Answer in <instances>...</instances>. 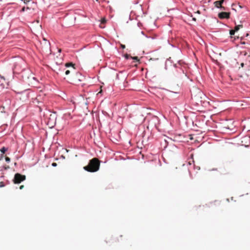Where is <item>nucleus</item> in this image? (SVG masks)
<instances>
[{"mask_svg":"<svg viewBox=\"0 0 250 250\" xmlns=\"http://www.w3.org/2000/svg\"><path fill=\"white\" fill-rule=\"evenodd\" d=\"M100 162L97 158H92L88 165L84 167V169L88 172H94L97 171L100 167Z\"/></svg>","mask_w":250,"mask_h":250,"instance_id":"nucleus-1","label":"nucleus"},{"mask_svg":"<svg viewBox=\"0 0 250 250\" xmlns=\"http://www.w3.org/2000/svg\"><path fill=\"white\" fill-rule=\"evenodd\" d=\"M25 61L21 58L15 61L14 64L13 71L14 73H19L24 69Z\"/></svg>","mask_w":250,"mask_h":250,"instance_id":"nucleus-2","label":"nucleus"},{"mask_svg":"<svg viewBox=\"0 0 250 250\" xmlns=\"http://www.w3.org/2000/svg\"><path fill=\"white\" fill-rule=\"evenodd\" d=\"M25 176L21 174L17 173L15 174L13 182L15 184H20L25 179Z\"/></svg>","mask_w":250,"mask_h":250,"instance_id":"nucleus-3","label":"nucleus"},{"mask_svg":"<svg viewBox=\"0 0 250 250\" xmlns=\"http://www.w3.org/2000/svg\"><path fill=\"white\" fill-rule=\"evenodd\" d=\"M229 37H230L231 39L233 38L234 40H239V39H240L241 40L244 39L243 36L239 37V32H229Z\"/></svg>","mask_w":250,"mask_h":250,"instance_id":"nucleus-4","label":"nucleus"},{"mask_svg":"<svg viewBox=\"0 0 250 250\" xmlns=\"http://www.w3.org/2000/svg\"><path fill=\"white\" fill-rule=\"evenodd\" d=\"M63 62V58L62 56L59 55L57 56L56 58H55L54 59V63L56 64L57 65H61Z\"/></svg>","mask_w":250,"mask_h":250,"instance_id":"nucleus-5","label":"nucleus"},{"mask_svg":"<svg viewBox=\"0 0 250 250\" xmlns=\"http://www.w3.org/2000/svg\"><path fill=\"white\" fill-rule=\"evenodd\" d=\"M74 64L73 63H72V62L66 63L65 64V66L66 67H69L70 66H72V68H71V70H66L65 71V75H66V76L68 75L71 71H74L75 70V68L74 67Z\"/></svg>","mask_w":250,"mask_h":250,"instance_id":"nucleus-6","label":"nucleus"},{"mask_svg":"<svg viewBox=\"0 0 250 250\" xmlns=\"http://www.w3.org/2000/svg\"><path fill=\"white\" fill-rule=\"evenodd\" d=\"M230 13L227 12H222L218 14V17L220 19H229V18Z\"/></svg>","mask_w":250,"mask_h":250,"instance_id":"nucleus-7","label":"nucleus"},{"mask_svg":"<svg viewBox=\"0 0 250 250\" xmlns=\"http://www.w3.org/2000/svg\"><path fill=\"white\" fill-rule=\"evenodd\" d=\"M43 41H44V45L45 46V49L47 50H50V43L45 39V38H43Z\"/></svg>","mask_w":250,"mask_h":250,"instance_id":"nucleus-8","label":"nucleus"},{"mask_svg":"<svg viewBox=\"0 0 250 250\" xmlns=\"http://www.w3.org/2000/svg\"><path fill=\"white\" fill-rule=\"evenodd\" d=\"M224 1V0H217L215 1L214 3L215 6L219 8L222 5Z\"/></svg>","mask_w":250,"mask_h":250,"instance_id":"nucleus-9","label":"nucleus"},{"mask_svg":"<svg viewBox=\"0 0 250 250\" xmlns=\"http://www.w3.org/2000/svg\"><path fill=\"white\" fill-rule=\"evenodd\" d=\"M196 93H197V94L195 95H193V94H192V97H193V96L194 97V98L196 99V98H198V97H199L200 98H202V96L203 95V93L202 92L200 91L199 89H197V90H196Z\"/></svg>","mask_w":250,"mask_h":250,"instance_id":"nucleus-10","label":"nucleus"},{"mask_svg":"<svg viewBox=\"0 0 250 250\" xmlns=\"http://www.w3.org/2000/svg\"><path fill=\"white\" fill-rule=\"evenodd\" d=\"M106 20L105 18H103L102 20H101V22L99 25L100 27L101 28H104V24L105 22H106Z\"/></svg>","mask_w":250,"mask_h":250,"instance_id":"nucleus-11","label":"nucleus"},{"mask_svg":"<svg viewBox=\"0 0 250 250\" xmlns=\"http://www.w3.org/2000/svg\"><path fill=\"white\" fill-rule=\"evenodd\" d=\"M241 28H242V24L237 25L235 26L234 30L231 29L229 30V31H237L238 30H240Z\"/></svg>","mask_w":250,"mask_h":250,"instance_id":"nucleus-12","label":"nucleus"},{"mask_svg":"<svg viewBox=\"0 0 250 250\" xmlns=\"http://www.w3.org/2000/svg\"><path fill=\"white\" fill-rule=\"evenodd\" d=\"M194 163V160L193 159V158H190L188 162V164L190 165H192V164Z\"/></svg>","mask_w":250,"mask_h":250,"instance_id":"nucleus-13","label":"nucleus"},{"mask_svg":"<svg viewBox=\"0 0 250 250\" xmlns=\"http://www.w3.org/2000/svg\"><path fill=\"white\" fill-rule=\"evenodd\" d=\"M249 35H250V34H249V33H246L245 34V35H244H244H241H241H240V34H239V37L243 36V37H244V39L245 37H247H247H249Z\"/></svg>","mask_w":250,"mask_h":250,"instance_id":"nucleus-14","label":"nucleus"},{"mask_svg":"<svg viewBox=\"0 0 250 250\" xmlns=\"http://www.w3.org/2000/svg\"><path fill=\"white\" fill-rule=\"evenodd\" d=\"M6 150H7V149L4 147H2V148L0 149V151L1 152V153L2 154L5 153V152L6 151Z\"/></svg>","mask_w":250,"mask_h":250,"instance_id":"nucleus-15","label":"nucleus"},{"mask_svg":"<svg viewBox=\"0 0 250 250\" xmlns=\"http://www.w3.org/2000/svg\"><path fill=\"white\" fill-rule=\"evenodd\" d=\"M219 8L222 11H226V10H227V8L225 7H224V6H223L222 5Z\"/></svg>","mask_w":250,"mask_h":250,"instance_id":"nucleus-16","label":"nucleus"},{"mask_svg":"<svg viewBox=\"0 0 250 250\" xmlns=\"http://www.w3.org/2000/svg\"><path fill=\"white\" fill-rule=\"evenodd\" d=\"M107 8L108 9V10L109 11L110 13H111L113 11V10L112 9V7L110 6H108Z\"/></svg>","mask_w":250,"mask_h":250,"instance_id":"nucleus-17","label":"nucleus"},{"mask_svg":"<svg viewBox=\"0 0 250 250\" xmlns=\"http://www.w3.org/2000/svg\"><path fill=\"white\" fill-rule=\"evenodd\" d=\"M125 58L127 59L132 58V57L130 56V55H128V54L125 55Z\"/></svg>","mask_w":250,"mask_h":250,"instance_id":"nucleus-18","label":"nucleus"},{"mask_svg":"<svg viewBox=\"0 0 250 250\" xmlns=\"http://www.w3.org/2000/svg\"><path fill=\"white\" fill-rule=\"evenodd\" d=\"M131 58L133 60L136 61V62H138L139 61L138 58L137 56L136 57H132Z\"/></svg>","mask_w":250,"mask_h":250,"instance_id":"nucleus-19","label":"nucleus"},{"mask_svg":"<svg viewBox=\"0 0 250 250\" xmlns=\"http://www.w3.org/2000/svg\"><path fill=\"white\" fill-rule=\"evenodd\" d=\"M5 160H6V162L9 163L10 161V159L9 157H6L5 158Z\"/></svg>","mask_w":250,"mask_h":250,"instance_id":"nucleus-20","label":"nucleus"},{"mask_svg":"<svg viewBox=\"0 0 250 250\" xmlns=\"http://www.w3.org/2000/svg\"><path fill=\"white\" fill-rule=\"evenodd\" d=\"M52 166L53 167H56L57 166V163H53L52 164Z\"/></svg>","mask_w":250,"mask_h":250,"instance_id":"nucleus-21","label":"nucleus"},{"mask_svg":"<svg viewBox=\"0 0 250 250\" xmlns=\"http://www.w3.org/2000/svg\"><path fill=\"white\" fill-rule=\"evenodd\" d=\"M24 188V186L23 185H21L20 187V189H23Z\"/></svg>","mask_w":250,"mask_h":250,"instance_id":"nucleus-22","label":"nucleus"},{"mask_svg":"<svg viewBox=\"0 0 250 250\" xmlns=\"http://www.w3.org/2000/svg\"><path fill=\"white\" fill-rule=\"evenodd\" d=\"M121 47L122 48H125V45H121Z\"/></svg>","mask_w":250,"mask_h":250,"instance_id":"nucleus-23","label":"nucleus"},{"mask_svg":"<svg viewBox=\"0 0 250 250\" xmlns=\"http://www.w3.org/2000/svg\"><path fill=\"white\" fill-rule=\"evenodd\" d=\"M241 67H243L244 66V63L243 62L241 63Z\"/></svg>","mask_w":250,"mask_h":250,"instance_id":"nucleus-24","label":"nucleus"},{"mask_svg":"<svg viewBox=\"0 0 250 250\" xmlns=\"http://www.w3.org/2000/svg\"><path fill=\"white\" fill-rule=\"evenodd\" d=\"M58 52H59V53H61V49H59L58 50Z\"/></svg>","mask_w":250,"mask_h":250,"instance_id":"nucleus-25","label":"nucleus"},{"mask_svg":"<svg viewBox=\"0 0 250 250\" xmlns=\"http://www.w3.org/2000/svg\"><path fill=\"white\" fill-rule=\"evenodd\" d=\"M197 168H198V169H200V167H197Z\"/></svg>","mask_w":250,"mask_h":250,"instance_id":"nucleus-26","label":"nucleus"}]
</instances>
